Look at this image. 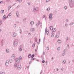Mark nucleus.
<instances>
[{"label":"nucleus","mask_w":74,"mask_h":74,"mask_svg":"<svg viewBox=\"0 0 74 74\" xmlns=\"http://www.w3.org/2000/svg\"><path fill=\"white\" fill-rule=\"evenodd\" d=\"M69 2L70 7L73 8L74 7V1L73 0H69Z\"/></svg>","instance_id":"1"},{"label":"nucleus","mask_w":74,"mask_h":74,"mask_svg":"<svg viewBox=\"0 0 74 74\" xmlns=\"http://www.w3.org/2000/svg\"><path fill=\"white\" fill-rule=\"evenodd\" d=\"M18 44V40L16 39L14 41V47H16Z\"/></svg>","instance_id":"2"},{"label":"nucleus","mask_w":74,"mask_h":74,"mask_svg":"<svg viewBox=\"0 0 74 74\" xmlns=\"http://www.w3.org/2000/svg\"><path fill=\"white\" fill-rule=\"evenodd\" d=\"M50 29L51 30H52V32H56V28H53V26H50ZM51 28H52V29H51Z\"/></svg>","instance_id":"3"},{"label":"nucleus","mask_w":74,"mask_h":74,"mask_svg":"<svg viewBox=\"0 0 74 74\" xmlns=\"http://www.w3.org/2000/svg\"><path fill=\"white\" fill-rule=\"evenodd\" d=\"M49 18L50 20H52V19H53V17H52V13H51L49 14Z\"/></svg>","instance_id":"4"},{"label":"nucleus","mask_w":74,"mask_h":74,"mask_svg":"<svg viewBox=\"0 0 74 74\" xmlns=\"http://www.w3.org/2000/svg\"><path fill=\"white\" fill-rule=\"evenodd\" d=\"M14 60L16 62V64H19V61H20V60H19L18 59H15Z\"/></svg>","instance_id":"5"},{"label":"nucleus","mask_w":74,"mask_h":74,"mask_svg":"<svg viewBox=\"0 0 74 74\" xmlns=\"http://www.w3.org/2000/svg\"><path fill=\"white\" fill-rule=\"evenodd\" d=\"M8 61L6 60L5 63V65L7 67L8 66Z\"/></svg>","instance_id":"6"},{"label":"nucleus","mask_w":74,"mask_h":74,"mask_svg":"<svg viewBox=\"0 0 74 74\" xmlns=\"http://www.w3.org/2000/svg\"><path fill=\"white\" fill-rule=\"evenodd\" d=\"M66 49H65L64 50V53L62 54V56H64L65 55V52H66Z\"/></svg>","instance_id":"7"},{"label":"nucleus","mask_w":74,"mask_h":74,"mask_svg":"<svg viewBox=\"0 0 74 74\" xmlns=\"http://www.w3.org/2000/svg\"><path fill=\"white\" fill-rule=\"evenodd\" d=\"M17 68L19 70L21 69V66L20 65H18L17 66Z\"/></svg>","instance_id":"8"},{"label":"nucleus","mask_w":74,"mask_h":74,"mask_svg":"<svg viewBox=\"0 0 74 74\" xmlns=\"http://www.w3.org/2000/svg\"><path fill=\"white\" fill-rule=\"evenodd\" d=\"M16 36V34L15 33H14L13 34V37H15Z\"/></svg>","instance_id":"9"},{"label":"nucleus","mask_w":74,"mask_h":74,"mask_svg":"<svg viewBox=\"0 0 74 74\" xmlns=\"http://www.w3.org/2000/svg\"><path fill=\"white\" fill-rule=\"evenodd\" d=\"M6 16L5 15H4V16H3V20H4V19H6Z\"/></svg>","instance_id":"10"},{"label":"nucleus","mask_w":74,"mask_h":74,"mask_svg":"<svg viewBox=\"0 0 74 74\" xmlns=\"http://www.w3.org/2000/svg\"><path fill=\"white\" fill-rule=\"evenodd\" d=\"M16 14L17 17H18V15H19V12H16Z\"/></svg>","instance_id":"11"},{"label":"nucleus","mask_w":74,"mask_h":74,"mask_svg":"<svg viewBox=\"0 0 74 74\" xmlns=\"http://www.w3.org/2000/svg\"><path fill=\"white\" fill-rule=\"evenodd\" d=\"M34 41L35 42H37V38H36V37H35V38Z\"/></svg>","instance_id":"12"},{"label":"nucleus","mask_w":74,"mask_h":74,"mask_svg":"<svg viewBox=\"0 0 74 74\" xmlns=\"http://www.w3.org/2000/svg\"><path fill=\"white\" fill-rule=\"evenodd\" d=\"M15 54H13L12 56V58L14 59V58H15Z\"/></svg>","instance_id":"13"},{"label":"nucleus","mask_w":74,"mask_h":74,"mask_svg":"<svg viewBox=\"0 0 74 74\" xmlns=\"http://www.w3.org/2000/svg\"><path fill=\"white\" fill-rule=\"evenodd\" d=\"M21 46L19 47V50L20 51H22V48H21Z\"/></svg>","instance_id":"14"},{"label":"nucleus","mask_w":74,"mask_h":74,"mask_svg":"<svg viewBox=\"0 0 74 74\" xmlns=\"http://www.w3.org/2000/svg\"><path fill=\"white\" fill-rule=\"evenodd\" d=\"M14 67L15 68H16V67H17V64H16V63L14 64Z\"/></svg>","instance_id":"15"},{"label":"nucleus","mask_w":74,"mask_h":74,"mask_svg":"<svg viewBox=\"0 0 74 74\" xmlns=\"http://www.w3.org/2000/svg\"><path fill=\"white\" fill-rule=\"evenodd\" d=\"M58 43H59L60 44V43H61L62 41H61V40H58Z\"/></svg>","instance_id":"16"},{"label":"nucleus","mask_w":74,"mask_h":74,"mask_svg":"<svg viewBox=\"0 0 74 74\" xmlns=\"http://www.w3.org/2000/svg\"><path fill=\"white\" fill-rule=\"evenodd\" d=\"M34 28H31L30 29V31H31V32H33V31H34Z\"/></svg>","instance_id":"17"},{"label":"nucleus","mask_w":74,"mask_h":74,"mask_svg":"<svg viewBox=\"0 0 74 74\" xmlns=\"http://www.w3.org/2000/svg\"><path fill=\"white\" fill-rule=\"evenodd\" d=\"M35 11H38V8H35Z\"/></svg>","instance_id":"18"},{"label":"nucleus","mask_w":74,"mask_h":74,"mask_svg":"<svg viewBox=\"0 0 74 74\" xmlns=\"http://www.w3.org/2000/svg\"><path fill=\"white\" fill-rule=\"evenodd\" d=\"M6 51L7 53H8V52H9V49H7L6 50Z\"/></svg>","instance_id":"19"},{"label":"nucleus","mask_w":74,"mask_h":74,"mask_svg":"<svg viewBox=\"0 0 74 74\" xmlns=\"http://www.w3.org/2000/svg\"><path fill=\"white\" fill-rule=\"evenodd\" d=\"M32 56V54H29L28 55V58H30Z\"/></svg>","instance_id":"20"},{"label":"nucleus","mask_w":74,"mask_h":74,"mask_svg":"<svg viewBox=\"0 0 74 74\" xmlns=\"http://www.w3.org/2000/svg\"><path fill=\"white\" fill-rule=\"evenodd\" d=\"M31 25H33L34 24V22L33 21H31L30 22Z\"/></svg>","instance_id":"21"},{"label":"nucleus","mask_w":74,"mask_h":74,"mask_svg":"<svg viewBox=\"0 0 74 74\" xmlns=\"http://www.w3.org/2000/svg\"><path fill=\"white\" fill-rule=\"evenodd\" d=\"M22 29H20V31H19V33L20 34H22Z\"/></svg>","instance_id":"22"},{"label":"nucleus","mask_w":74,"mask_h":74,"mask_svg":"<svg viewBox=\"0 0 74 74\" xmlns=\"http://www.w3.org/2000/svg\"><path fill=\"white\" fill-rule=\"evenodd\" d=\"M35 11H36V9L35 8H34L33 10V12H35Z\"/></svg>","instance_id":"23"},{"label":"nucleus","mask_w":74,"mask_h":74,"mask_svg":"<svg viewBox=\"0 0 74 74\" xmlns=\"http://www.w3.org/2000/svg\"><path fill=\"white\" fill-rule=\"evenodd\" d=\"M58 37H59V36H58V35H57V34H56L55 36V38H58Z\"/></svg>","instance_id":"24"},{"label":"nucleus","mask_w":74,"mask_h":74,"mask_svg":"<svg viewBox=\"0 0 74 74\" xmlns=\"http://www.w3.org/2000/svg\"><path fill=\"white\" fill-rule=\"evenodd\" d=\"M62 63H64V64H65V63H66V60H64L62 62Z\"/></svg>","instance_id":"25"},{"label":"nucleus","mask_w":74,"mask_h":74,"mask_svg":"<svg viewBox=\"0 0 74 74\" xmlns=\"http://www.w3.org/2000/svg\"><path fill=\"white\" fill-rule=\"evenodd\" d=\"M67 8V6H65L64 7V10H66Z\"/></svg>","instance_id":"26"},{"label":"nucleus","mask_w":74,"mask_h":74,"mask_svg":"<svg viewBox=\"0 0 74 74\" xmlns=\"http://www.w3.org/2000/svg\"><path fill=\"white\" fill-rule=\"evenodd\" d=\"M4 10H1V14H3V13H4Z\"/></svg>","instance_id":"27"},{"label":"nucleus","mask_w":74,"mask_h":74,"mask_svg":"<svg viewBox=\"0 0 74 74\" xmlns=\"http://www.w3.org/2000/svg\"><path fill=\"white\" fill-rule=\"evenodd\" d=\"M34 57V54H32V56H31V58H33Z\"/></svg>","instance_id":"28"},{"label":"nucleus","mask_w":74,"mask_h":74,"mask_svg":"<svg viewBox=\"0 0 74 74\" xmlns=\"http://www.w3.org/2000/svg\"><path fill=\"white\" fill-rule=\"evenodd\" d=\"M35 44H36V43H34L33 45H32V47H34V46H35Z\"/></svg>","instance_id":"29"},{"label":"nucleus","mask_w":74,"mask_h":74,"mask_svg":"<svg viewBox=\"0 0 74 74\" xmlns=\"http://www.w3.org/2000/svg\"><path fill=\"white\" fill-rule=\"evenodd\" d=\"M11 8V6H9L8 8V10H9Z\"/></svg>","instance_id":"30"},{"label":"nucleus","mask_w":74,"mask_h":74,"mask_svg":"<svg viewBox=\"0 0 74 74\" xmlns=\"http://www.w3.org/2000/svg\"><path fill=\"white\" fill-rule=\"evenodd\" d=\"M1 24H2V21H0V26H1Z\"/></svg>","instance_id":"31"},{"label":"nucleus","mask_w":74,"mask_h":74,"mask_svg":"<svg viewBox=\"0 0 74 74\" xmlns=\"http://www.w3.org/2000/svg\"><path fill=\"white\" fill-rule=\"evenodd\" d=\"M26 18H24L23 20V22H25V21H26Z\"/></svg>","instance_id":"32"},{"label":"nucleus","mask_w":74,"mask_h":74,"mask_svg":"<svg viewBox=\"0 0 74 74\" xmlns=\"http://www.w3.org/2000/svg\"><path fill=\"white\" fill-rule=\"evenodd\" d=\"M34 59H36V58H31V60H34Z\"/></svg>","instance_id":"33"},{"label":"nucleus","mask_w":74,"mask_h":74,"mask_svg":"<svg viewBox=\"0 0 74 74\" xmlns=\"http://www.w3.org/2000/svg\"><path fill=\"white\" fill-rule=\"evenodd\" d=\"M73 24H74V23H70V24H69V25H70V26H71L72 25H73Z\"/></svg>","instance_id":"34"},{"label":"nucleus","mask_w":74,"mask_h":74,"mask_svg":"<svg viewBox=\"0 0 74 74\" xmlns=\"http://www.w3.org/2000/svg\"><path fill=\"white\" fill-rule=\"evenodd\" d=\"M47 10L48 11H49V10H50V8H48L47 9Z\"/></svg>","instance_id":"35"},{"label":"nucleus","mask_w":74,"mask_h":74,"mask_svg":"<svg viewBox=\"0 0 74 74\" xmlns=\"http://www.w3.org/2000/svg\"><path fill=\"white\" fill-rule=\"evenodd\" d=\"M58 34H60V31H58Z\"/></svg>","instance_id":"36"},{"label":"nucleus","mask_w":74,"mask_h":74,"mask_svg":"<svg viewBox=\"0 0 74 74\" xmlns=\"http://www.w3.org/2000/svg\"><path fill=\"white\" fill-rule=\"evenodd\" d=\"M60 49V47H58V51H59Z\"/></svg>","instance_id":"37"},{"label":"nucleus","mask_w":74,"mask_h":74,"mask_svg":"<svg viewBox=\"0 0 74 74\" xmlns=\"http://www.w3.org/2000/svg\"><path fill=\"white\" fill-rule=\"evenodd\" d=\"M41 57L42 58V60H44V58L42 57V56H41Z\"/></svg>","instance_id":"38"},{"label":"nucleus","mask_w":74,"mask_h":74,"mask_svg":"<svg viewBox=\"0 0 74 74\" xmlns=\"http://www.w3.org/2000/svg\"><path fill=\"white\" fill-rule=\"evenodd\" d=\"M42 63H45V60H43L42 61Z\"/></svg>","instance_id":"39"},{"label":"nucleus","mask_w":74,"mask_h":74,"mask_svg":"<svg viewBox=\"0 0 74 74\" xmlns=\"http://www.w3.org/2000/svg\"><path fill=\"white\" fill-rule=\"evenodd\" d=\"M66 22H69V20L68 19H67L66 20Z\"/></svg>","instance_id":"40"},{"label":"nucleus","mask_w":74,"mask_h":74,"mask_svg":"<svg viewBox=\"0 0 74 74\" xmlns=\"http://www.w3.org/2000/svg\"><path fill=\"white\" fill-rule=\"evenodd\" d=\"M10 63H12V60H10Z\"/></svg>","instance_id":"41"},{"label":"nucleus","mask_w":74,"mask_h":74,"mask_svg":"<svg viewBox=\"0 0 74 74\" xmlns=\"http://www.w3.org/2000/svg\"><path fill=\"white\" fill-rule=\"evenodd\" d=\"M68 25H68V24H65V26H66V27H67V26H68Z\"/></svg>","instance_id":"42"},{"label":"nucleus","mask_w":74,"mask_h":74,"mask_svg":"<svg viewBox=\"0 0 74 74\" xmlns=\"http://www.w3.org/2000/svg\"><path fill=\"white\" fill-rule=\"evenodd\" d=\"M19 7H20V5H18L16 7V8H19Z\"/></svg>","instance_id":"43"},{"label":"nucleus","mask_w":74,"mask_h":74,"mask_svg":"<svg viewBox=\"0 0 74 74\" xmlns=\"http://www.w3.org/2000/svg\"><path fill=\"white\" fill-rule=\"evenodd\" d=\"M4 41V40H3V39H2V40L1 41V43H3V41Z\"/></svg>","instance_id":"44"},{"label":"nucleus","mask_w":74,"mask_h":74,"mask_svg":"<svg viewBox=\"0 0 74 74\" xmlns=\"http://www.w3.org/2000/svg\"><path fill=\"white\" fill-rule=\"evenodd\" d=\"M48 31H49V30H47V34L48 35V33H49V32H48Z\"/></svg>","instance_id":"45"},{"label":"nucleus","mask_w":74,"mask_h":74,"mask_svg":"<svg viewBox=\"0 0 74 74\" xmlns=\"http://www.w3.org/2000/svg\"><path fill=\"white\" fill-rule=\"evenodd\" d=\"M19 59L20 60H21V59H22V57H19Z\"/></svg>","instance_id":"46"},{"label":"nucleus","mask_w":74,"mask_h":74,"mask_svg":"<svg viewBox=\"0 0 74 74\" xmlns=\"http://www.w3.org/2000/svg\"><path fill=\"white\" fill-rule=\"evenodd\" d=\"M16 24L14 25V27H16Z\"/></svg>","instance_id":"47"},{"label":"nucleus","mask_w":74,"mask_h":74,"mask_svg":"<svg viewBox=\"0 0 74 74\" xmlns=\"http://www.w3.org/2000/svg\"><path fill=\"white\" fill-rule=\"evenodd\" d=\"M19 3H21L22 2V0H19Z\"/></svg>","instance_id":"48"},{"label":"nucleus","mask_w":74,"mask_h":74,"mask_svg":"<svg viewBox=\"0 0 74 74\" xmlns=\"http://www.w3.org/2000/svg\"><path fill=\"white\" fill-rule=\"evenodd\" d=\"M49 1H50V0H46V2H48Z\"/></svg>","instance_id":"49"},{"label":"nucleus","mask_w":74,"mask_h":74,"mask_svg":"<svg viewBox=\"0 0 74 74\" xmlns=\"http://www.w3.org/2000/svg\"><path fill=\"white\" fill-rule=\"evenodd\" d=\"M38 25H39V24H36V26H38Z\"/></svg>","instance_id":"50"},{"label":"nucleus","mask_w":74,"mask_h":74,"mask_svg":"<svg viewBox=\"0 0 74 74\" xmlns=\"http://www.w3.org/2000/svg\"><path fill=\"white\" fill-rule=\"evenodd\" d=\"M11 13H10L9 14H8V16H11Z\"/></svg>","instance_id":"51"},{"label":"nucleus","mask_w":74,"mask_h":74,"mask_svg":"<svg viewBox=\"0 0 74 74\" xmlns=\"http://www.w3.org/2000/svg\"><path fill=\"white\" fill-rule=\"evenodd\" d=\"M49 47H47V50H49Z\"/></svg>","instance_id":"52"},{"label":"nucleus","mask_w":74,"mask_h":74,"mask_svg":"<svg viewBox=\"0 0 74 74\" xmlns=\"http://www.w3.org/2000/svg\"><path fill=\"white\" fill-rule=\"evenodd\" d=\"M47 28H46L45 30V32H47Z\"/></svg>","instance_id":"53"},{"label":"nucleus","mask_w":74,"mask_h":74,"mask_svg":"<svg viewBox=\"0 0 74 74\" xmlns=\"http://www.w3.org/2000/svg\"><path fill=\"white\" fill-rule=\"evenodd\" d=\"M40 41H41V39H39V42H40Z\"/></svg>","instance_id":"54"},{"label":"nucleus","mask_w":74,"mask_h":74,"mask_svg":"<svg viewBox=\"0 0 74 74\" xmlns=\"http://www.w3.org/2000/svg\"><path fill=\"white\" fill-rule=\"evenodd\" d=\"M58 70H59V69H58V68H56V70H57V71H58Z\"/></svg>","instance_id":"55"},{"label":"nucleus","mask_w":74,"mask_h":74,"mask_svg":"<svg viewBox=\"0 0 74 74\" xmlns=\"http://www.w3.org/2000/svg\"><path fill=\"white\" fill-rule=\"evenodd\" d=\"M61 70L62 71H63V70H64V69L63 68H62L61 69Z\"/></svg>","instance_id":"56"},{"label":"nucleus","mask_w":74,"mask_h":74,"mask_svg":"<svg viewBox=\"0 0 74 74\" xmlns=\"http://www.w3.org/2000/svg\"><path fill=\"white\" fill-rule=\"evenodd\" d=\"M47 62H48V61H46V62H45V64H47Z\"/></svg>","instance_id":"57"},{"label":"nucleus","mask_w":74,"mask_h":74,"mask_svg":"<svg viewBox=\"0 0 74 74\" xmlns=\"http://www.w3.org/2000/svg\"><path fill=\"white\" fill-rule=\"evenodd\" d=\"M27 31H25V34H27Z\"/></svg>","instance_id":"58"},{"label":"nucleus","mask_w":74,"mask_h":74,"mask_svg":"<svg viewBox=\"0 0 74 74\" xmlns=\"http://www.w3.org/2000/svg\"><path fill=\"white\" fill-rule=\"evenodd\" d=\"M72 62L74 63V59L72 60Z\"/></svg>","instance_id":"59"},{"label":"nucleus","mask_w":74,"mask_h":74,"mask_svg":"<svg viewBox=\"0 0 74 74\" xmlns=\"http://www.w3.org/2000/svg\"><path fill=\"white\" fill-rule=\"evenodd\" d=\"M32 63V61H30L29 63V64H30V63Z\"/></svg>","instance_id":"60"},{"label":"nucleus","mask_w":74,"mask_h":74,"mask_svg":"<svg viewBox=\"0 0 74 74\" xmlns=\"http://www.w3.org/2000/svg\"><path fill=\"white\" fill-rule=\"evenodd\" d=\"M66 40H69V37H68L67 38H66Z\"/></svg>","instance_id":"61"},{"label":"nucleus","mask_w":74,"mask_h":74,"mask_svg":"<svg viewBox=\"0 0 74 74\" xmlns=\"http://www.w3.org/2000/svg\"><path fill=\"white\" fill-rule=\"evenodd\" d=\"M51 37H53V35H51Z\"/></svg>","instance_id":"62"},{"label":"nucleus","mask_w":74,"mask_h":74,"mask_svg":"<svg viewBox=\"0 0 74 74\" xmlns=\"http://www.w3.org/2000/svg\"><path fill=\"white\" fill-rule=\"evenodd\" d=\"M45 16L44 15L43 16V18H45Z\"/></svg>","instance_id":"63"},{"label":"nucleus","mask_w":74,"mask_h":74,"mask_svg":"<svg viewBox=\"0 0 74 74\" xmlns=\"http://www.w3.org/2000/svg\"><path fill=\"white\" fill-rule=\"evenodd\" d=\"M3 46V43H2L1 44V46L2 47V46Z\"/></svg>","instance_id":"64"}]
</instances>
